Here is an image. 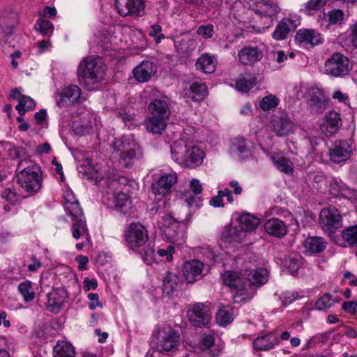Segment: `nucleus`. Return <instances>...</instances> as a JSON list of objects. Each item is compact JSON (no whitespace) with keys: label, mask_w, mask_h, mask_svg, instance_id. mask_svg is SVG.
I'll return each mask as SVG.
<instances>
[{"label":"nucleus","mask_w":357,"mask_h":357,"mask_svg":"<svg viewBox=\"0 0 357 357\" xmlns=\"http://www.w3.org/2000/svg\"><path fill=\"white\" fill-rule=\"evenodd\" d=\"M113 157L115 168L121 170L131 167L136 160H140L143 151L132 135H123L113 142Z\"/></svg>","instance_id":"1"},{"label":"nucleus","mask_w":357,"mask_h":357,"mask_svg":"<svg viewBox=\"0 0 357 357\" xmlns=\"http://www.w3.org/2000/svg\"><path fill=\"white\" fill-rule=\"evenodd\" d=\"M79 84L87 91L100 87L105 77V67L100 58H87L83 60L78 68Z\"/></svg>","instance_id":"2"},{"label":"nucleus","mask_w":357,"mask_h":357,"mask_svg":"<svg viewBox=\"0 0 357 357\" xmlns=\"http://www.w3.org/2000/svg\"><path fill=\"white\" fill-rule=\"evenodd\" d=\"M26 160L20 161L17 169H21L17 176V183L28 192H37L41 188L40 169L35 165H27Z\"/></svg>","instance_id":"3"},{"label":"nucleus","mask_w":357,"mask_h":357,"mask_svg":"<svg viewBox=\"0 0 357 357\" xmlns=\"http://www.w3.org/2000/svg\"><path fill=\"white\" fill-rule=\"evenodd\" d=\"M325 74L333 77H342L350 73L352 65L349 58L340 52H335L324 63Z\"/></svg>","instance_id":"4"},{"label":"nucleus","mask_w":357,"mask_h":357,"mask_svg":"<svg viewBox=\"0 0 357 357\" xmlns=\"http://www.w3.org/2000/svg\"><path fill=\"white\" fill-rule=\"evenodd\" d=\"M124 236L127 245L134 251H137L139 248L144 246L149 239L147 230L139 222L130 223Z\"/></svg>","instance_id":"5"},{"label":"nucleus","mask_w":357,"mask_h":357,"mask_svg":"<svg viewBox=\"0 0 357 357\" xmlns=\"http://www.w3.org/2000/svg\"><path fill=\"white\" fill-rule=\"evenodd\" d=\"M249 7L261 18L264 19L265 26H270L274 17L279 12V8L273 3H269L264 0H249Z\"/></svg>","instance_id":"6"},{"label":"nucleus","mask_w":357,"mask_h":357,"mask_svg":"<svg viewBox=\"0 0 357 357\" xmlns=\"http://www.w3.org/2000/svg\"><path fill=\"white\" fill-rule=\"evenodd\" d=\"M240 229H234L231 231V235L237 234L233 236V239L237 242L241 241L245 237V232H252L255 231L260 223L259 218L255 217L249 213H241L237 219Z\"/></svg>","instance_id":"7"},{"label":"nucleus","mask_w":357,"mask_h":357,"mask_svg":"<svg viewBox=\"0 0 357 357\" xmlns=\"http://www.w3.org/2000/svg\"><path fill=\"white\" fill-rule=\"evenodd\" d=\"M187 314L189 321L196 327L207 325L211 319L209 307L201 303L191 305Z\"/></svg>","instance_id":"8"},{"label":"nucleus","mask_w":357,"mask_h":357,"mask_svg":"<svg viewBox=\"0 0 357 357\" xmlns=\"http://www.w3.org/2000/svg\"><path fill=\"white\" fill-rule=\"evenodd\" d=\"M208 271V266L197 259L185 261L183 267V275L188 283L200 280Z\"/></svg>","instance_id":"9"},{"label":"nucleus","mask_w":357,"mask_h":357,"mask_svg":"<svg viewBox=\"0 0 357 357\" xmlns=\"http://www.w3.org/2000/svg\"><path fill=\"white\" fill-rule=\"evenodd\" d=\"M352 151V146L347 141H335L329 149L330 160L336 164L345 162L350 158Z\"/></svg>","instance_id":"10"},{"label":"nucleus","mask_w":357,"mask_h":357,"mask_svg":"<svg viewBox=\"0 0 357 357\" xmlns=\"http://www.w3.org/2000/svg\"><path fill=\"white\" fill-rule=\"evenodd\" d=\"M319 224L326 231L341 227L342 218L339 211L335 208L322 209L319 214Z\"/></svg>","instance_id":"11"},{"label":"nucleus","mask_w":357,"mask_h":357,"mask_svg":"<svg viewBox=\"0 0 357 357\" xmlns=\"http://www.w3.org/2000/svg\"><path fill=\"white\" fill-rule=\"evenodd\" d=\"M117 13L122 16H141L144 10L143 0H115Z\"/></svg>","instance_id":"12"},{"label":"nucleus","mask_w":357,"mask_h":357,"mask_svg":"<svg viewBox=\"0 0 357 357\" xmlns=\"http://www.w3.org/2000/svg\"><path fill=\"white\" fill-rule=\"evenodd\" d=\"M180 335L172 328L161 331L158 334V347L164 351H172L177 348L180 343Z\"/></svg>","instance_id":"13"},{"label":"nucleus","mask_w":357,"mask_h":357,"mask_svg":"<svg viewBox=\"0 0 357 357\" xmlns=\"http://www.w3.org/2000/svg\"><path fill=\"white\" fill-rule=\"evenodd\" d=\"M272 128L278 137H286L293 134L296 125L287 114L275 116L272 121Z\"/></svg>","instance_id":"14"},{"label":"nucleus","mask_w":357,"mask_h":357,"mask_svg":"<svg viewBox=\"0 0 357 357\" xmlns=\"http://www.w3.org/2000/svg\"><path fill=\"white\" fill-rule=\"evenodd\" d=\"M253 143L243 137H237L231 141L230 153L239 159H243L251 155Z\"/></svg>","instance_id":"15"},{"label":"nucleus","mask_w":357,"mask_h":357,"mask_svg":"<svg viewBox=\"0 0 357 357\" xmlns=\"http://www.w3.org/2000/svg\"><path fill=\"white\" fill-rule=\"evenodd\" d=\"M80 94V89L76 85L66 87L56 97L57 105L60 107L73 105L78 102Z\"/></svg>","instance_id":"16"},{"label":"nucleus","mask_w":357,"mask_h":357,"mask_svg":"<svg viewBox=\"0 0 357 357\" xmlns=\"http://www.w3.org/2000/svg\"><path fill=\"white\" fill-rule=\"evenodd\" d=\"M177 181L176 173L163 174L159 180L152 184V190L155 195L165 196Z\"/></svg>","instance_id":"17"},{"label":"nucleus","mask_w":357,"mask_h":357,"mask_svg":"<svg viewBox=\"0 0 357 357\" xmlns=\"http://www.w3.org/2000/svg\"><path fill=\"white\" fill-rule=\"evenodd\" d=\"M156 68L152 61H143L132 70L135 79L140 83L147 82L155 75Z\"/></svg>","instance_id":"18"},{"label":"nucleus","mask_w":357,"mask_h":357,"mask_svg":"<svg viewBox=\"0 0 357 357\" xmlns=\"http://www.w3.org/2000/svg\"><path fill=\"white\" fill-rule=\"evenodd\" d=\"M280 342L278 335L273 332L261 334L252 342L255 349L259 351H268L273 349Z\"/></svg>","instance_id":"19"},{"label":"nucleus","mask_w":357,"mask_h":357,"mask_svg":"<svg viewBox=\"0 0 357 357\" xmlns=\"http://www.w3.org/2000/svg\"><path fill=\"white\" fill-rule=\"evenodd\" d=\"M64 208L67 213L71 217L72 221L79 219H85L82 209L77 200L75 199L70 191L66 192L64 195Z\"/></svg>","instance_id":"20"},{"label":"nucleus","mask_w":357,"mask_h":357,"mask_svg":"<svg viewBox=\"0 0 357 357\" xmlns=\"http://www.w3.org/2000/svg\"><path fill=\"white\" fill-rule=\"evenodd\" d=\"M239 61L243 65H253L263 57L262 52L256 46H246L238 51Z\"/></svg>","instance_id":"21"},{"label":"nucleus","mask_w":357,"mask_h":357,"mask_svg":"<svg viewBox=\"0 0 357 357\" xmlns=\"http://www.w3.org/2000/svg\"><path fill=\"white\" fill-rule=\"evenodd\" d=\"M222 279L227 286L238 292H242L246 289V279L238 272L226 271L222 275Z\"/></svg>","instance_id":"22"},{"label":"nucleus","mask_w":357,"mask_h":357,"mask_svg":"<svg viewBox=\"0 0 357 357\" xmlns=\"http://www.w3.org/2000/svg\"><path fill=\"white\" fill-rule=\"evenodd\" d=\"M204 152L196 146L188 147L185 151L183 166L194 168L199 166L204 158Z\"/></svg>","instance_id":"23"},{"label":"nucleus","mask_w":357,"mask_h":357,"mask_svg":"<svg viewBox=\"0 0 357 357\" xmlns=\"http://www.w3.org/2000/svg\"><path fill=\"white\" fill-rule=\"evenodd\" d=\"M342 126L340 115L335 111H330L325 116V121L321 125V129L326 131L329 135L337 132Z\"/></svg>","instance_id":"24"},{"label":"nucleus","mask_w":357,"mask_h":357,"mask_svg":"<svg viewBox=\"0 0 357 357\" xmlns=\"http://www.w3.org/2000/svg\"><path fill=\"white\" fill-rule=\"evenodd\" d=\"M10 98L17 99L18 105L15 107V109L21 116H23L26 112L35 109L36 103L34 100L29 96L21 94L17 89L13 91Z\"/></svg>","instance_id":"25"},{"label":"nucleus","mask_w":357,"mask_h":357,"mask_svg":"<svg viewBox=\"0 0 357 357\" xmlns=\"http://www.w3.org/2000/svg\"><path fill=\"white\" fill-rule=\"evenodd\" d=\"M295 38L298 43L312 46L322 43L321 34L314 29H300L296 33Z\"/></svg>","instance_id":"26"},{"label":"nucleus","mask_w":357,"mask_h":357,"mask_svg":"<svg viewBox=\"0 0 357 357\" xmlns=\"http://www.w3.org/2000/svg\"><path fill=\"white\" fill-rule=\"evenodd\" d=\"M264 229L270 236L276 238H282L287 233L286 225L278 218L268 220L264 225Z\"/></svg>","instance_id":"27"},{"label":"nucleus","mask_w":357,"mask_h":357,"mask_svg":"<svg viewBox=\"0 0 357 357\" xmlns=\"http://www.w3.org/2000/svg\"><path fill=\"white\" fill-rule=\"evenodd\" d=\"M181 280L179 277L173 273H167L162 280V294L167 296L173 295L179 287Z\"/></svg>","instance_id":"28"},{"label":"nucleus","mask_w":357,"mask_h":357,"mask_svg":"<svg viewBox=\"0 0 357 357\" xmlns=\"http://www.w3.org/2000/svg\"><path fill=\"white\" fill-rule=\"evenodd\" d=\"M246 275L247 284L259 287L264 284L268 281L269 273L266 268H258L250 271Z\"/></svg>","instance_id":"29"},{"label":"nucleus","mask_w":357,"mask_h":357,"mask_svg":"<svg viewBox=\"0 0 357 357\" xmlns=\"http://www.w3.org/2000/svg\"><path fill=\"white\" fill-rule=\"evenodd\" d=\"M296 27V24L294 20L289 18H284L276 26L275 31L273 33V37L278 40H283Z\"/></svg>","instance_id":"30"},{"label":"nucleus","mask_w":357,"mask_h":357,"mask_svg":"<svg viewBox=\"0 0 357 357\" xmlns=\"http://www.w3.org/2000/svg\"><path fill=\"white\" fill-rule=\"evenodd\" d=\"M326 241L319 236L307 237L303 243V246L307 252L310 254H318L324 250Z\"/></svg>","instance_id":"31"},{"label":"nucleus","mask_w":357,"mask_h":357,"mask_svg":"<svg viewBox=\"0 0 357 357\" xmlns=\"http://www.w3.org/2000/svg\"><path fill=\"white\" fill-rule=\"evenodd\" d=\"M216 63V59L213 55L205 53L197 59L196 67L204 73H211L215 71Z\"/></svg>","instance_id":"32"},{"label":"nucleus","mask_w":357,"mask_h":357,"mask_svg":"<svg viewBox=\"0 0 357 357\" xmlns=\"http://www.w3.org/2000/svg\"><path fill=\"white\" fill-rule=\"evenodd\" d=\"M149 110L152 116L169 118L170 109L167 102L163 100L155 99L149 105Z\"/></svg>","instance_id":"33"},{"label":"nucleus","mask_w":357,"mask_h":357,"mask_svg":"<svg viewBox=\"0 0 357 357\" xmlns=\"http://www.w3.org/2000/svg\"><path fill=\"white\" fill-rule=\"evenodd\" d=\"M175 46L183 53H189L197 46L195 38L190 33L183 34L180 38L175 40Z\"/></svg>","instance_id":"34"},{"label":"nucleus","mask_w":357,"mask_h":357,"mask_svg":"<svg viewBox=\"0 0 357 357\" xmlns=\"http://www.w3.org/2000/svg\"><path fill=\"white\" fill-rule=\"evenodd\" d=\"M167 239L174 243H181L183 241V232L181 229L179 222L176 220L172 227H166L162 230Z\"/></svg>","instance_id":"35"},{"label":"nucleus","mask_w":357,"mask_h":357,"mask_svg":"<svg viewBox=\"0 0 357 357\" xmlns=\"http://www.w3.org/2000/svg\"><path fill=\"white\" fill-rule=\"evenodd\" d=\"M305 182L311 187L321 190L326 185V176L321 172H310L305 177Z\"/></svg>","instance_id":"36"},{"label":"nucleus","mask_w":357,"mask_h":357,"mask_svg":"<svg viewBox=\"0 0 357 357\" xmlns=\"http://www.w3.org/2000/svg\"><path fill=\"white\" fill-rule=\"evenodd\" d=\"M183 1L194 8L210 10L220 6L223 0H183Z\"/></svg>","instance_id":"37"},{"label":"nucleus","mask_w":357,"mask_h":357,"mask_svg":"<svg viewBox=\"0 0 357 357\" xmlns=\"http://www.w3.org/2000/svg\"><path fill=\"white\" fill-rule=\"evenodd\" d=\"M188 94L195 101L202 100L207 96V86L202 82L195 81L190 85Z\"/></svg>","instance_id":"38"},{"label":"nucleus","mask_w":357,"mask_h":357,"mask_svg":"<svg viewBox=\"0 0 357 357\" xmlns=\"http://www.w3.org/2000/svg\"><path fill=\"white\" fill-rule=\"evenodd\" d=\"M271 160L279 171L287 174L293 173L294 164L289 158L280 154H274L271 156Z\"/></svg>","instance_id":"39"},{"label":"nucleus","mask_w":357,"mask_h":357,"mask_svg":"<svg viewBox=\"0 0 357 357\" xmlns=\"http://www.w3.org/2000/svg\"><path fill=\"white\" fill-rule=\"evenodd\" d=\"M188 148V147L185 144V142L182 140L174 142L171 145L172 158L180 165L183 166V164L185 162L184 157Z\"/></svg>","instance_id":"40"},{"label":"nucleus","mask_w":357,"mask_h":357,"mask_svg":"<svg viewBox=\"0 0 357 357\" xmlns=\"http://www.w3.org/2000/svg\"><path fill=\"white\" fill-rule=\"evenodd\" d=\"M168 118L152 116L146 123V129L153 134H162L167 126Z\"/></svg>","instance_id":"41"},{"label":"nucleus","mask_w":357,"mask_h":357,"mask_svg":"<svg viewBox=\"0 0 357 357\" xmlns=\"http://www.w3.org/2000/svg\"><path fill=\"white\" fill-rule=\"evenodd\" d=\"M309 105L311 107L319 109L325 103V97L321 89L318 88H310L309 89Z\"/></svg>","instance_id":"42"},{"label":"nucleus","mask_w":357,"mask_h":357,"mask_svg":"<svg viewBox=\"0 0 357 357\" xmlns=\"http://www.w3.org/2000/svg\"><path fill=\"white\" fill-rule=\"evenodd\" d=\"M114 202L115 210L122 214L128 213L132 208L131 201L126 193H118L115 197Z\"/></svg>","instance_id":"43"},{"label":"nucleus","mask_w":357,"mask_h":357,"mask_svg":"<svg viewBox=\"0 0 357 357\" xmlns=\"http://www.w3.org/2000/svg\"><path fill=\"white\" fill-rule=\"evenodd\" d=\"M54 357H75L74 347L68 342L59 341L54 348Z\"/></svg>","instance_id":"44"},{"label":"nucleus","mask_w":357,"mask_h":357,"mask_svg":"<svg viewBox=\"0 0 357 357\" xmlns=\"http://www.w3.org/2000/svg\"><path fill=\"white\" fill-rule=\"evenodd\" d=\"M234 308L229 305L220 307L216 314V320L220 326H226L234 319Z\"/></svg>","instance_id":"45"},{"label":"nucleus","mask_w":357,"mask_h":357,"mask_svg":"<svg viewBox=\"0 0 357 357\" xmlns=\"http://www.w3.org/2000/svg\"><path fill=\"white\" fill-rule=\"evenodd\" d=\"M349 188L338 178H333L330 182V192L335 195L347 197L349 192Z\"/></svg>","instance_id":"46"},{"label":"nucleus","mask_w":357,"mask_h":357,"mask_svg":"<svg viewBox=\"0 0 357 357\" xmlns=\"http://www.w3.org/2000/svg\"><path fill=\"white\" fill-rule=\"evenodd\" d=\"M338 301L337 297H332L331 294L326 293L316 301L314 309L320 311L326 310L332 307Z\"/></svg>","instance_id":"47"},{"label":"nucleus","mask_w":357,"mask_h":357,"mask_svg":"<svg viewBox=\"0 0 357 357\" xmlns=\"http://www.w3.org/2000/svg\"><path fill=\"white\" fill-rule=\"evenodd\" d=\"M303 263V259L299 255H289L286 257L283 261L284 266L287 269L290 274L297 273Z\"/></svg>","instance_id":"48"},{"label":"nucleus","mask_w":357,"mask_h":357,"mask_svg":"<svg viewBox=\"0 0 357 357\" xmlns=\"http://www.w3.org/2000/svg\"><path fill=\"white\" fill-rule=\"evenodd\" d=\"M72 225V235L74 238L78 240L81 236L86 235V238H89V230L86 227L85 219H79L73 221Z\"/></svg>","instance_id":"49"},{"label":"nucleus","mask_w":357,"mask_h":357,"mask_svg":"<svg viewBox=\"0 0 357 357\" xmlns=\"http://www.w3.org/2000/svg\"><path fill=\"white\" fill-rule=\"evenodd\" d=\"M342 237L349 246L357 248V225L344 229Z\"/></svg>","instance_id":"50"},{"label":"nucleus","mask_w":357,"mask_h":357,"mask_svg":"<svg viewBox=\"0 0 357 357\" xmlns=\"http://www.w3.org/2000/svg\"><path fill=\"white\" fill-rule=\"evenodd\" d=\"M18 24V20L16 15H12L8 17L3 18L0 22V28L6 35L13 33L14 29Z\"/></svg>","instance_id":"51"},{"label":"nucleus","mask_w":357,"mask_h":357,"mask_svg":"<svg viewBox=\"0 0 357 357\" xmlns=\"http://www.w3.org/2000/svg\"><path fill=\"white\" fill-rule=\"evenodd\" d=\"M18 290L26 302H30L34 299L35 292L30 281L21 282L18 285Z\"/></svg>","instance_id":"52"},{"label":"nucleus","mask_w":357,"mask_h":357,"mask_svg":"<svg viewBox=\"0 0 357 357\" xmlns=\"http://www.w3.org/2000/svg\"><path fill=\"white\" fill-rule=\"evenodd\" d=\"M35 29L43 36H49L53 32V24L47 20L39 19L34 26Z\"/></svg>","instance_id":"53"},{"label":"nucleus","mask_w":357,"mask_h":357,"mask_svg":"<svg viewBox=\"0 0 357 357\" xmlns=\"http://www.w3.org/2000/svg\"><path fill=\"white\" fill-rule=\"evenodd\" d=\"M47 305L52 308L51 310H59L63 303L64 299L58 296V291H53L47 294Z\"/></svg>","instance_id":"54"},{"label":"nucleus","mask_w":357,"mask_h":357,"mask_svg":"<svg viewBox=\"0 0 357 357\" xmlns=\"http://www.w3.org/2000/svg\"><path fill=\"white\" fill-rule=\"evenodd\" d=\"M278 103L279 99L275 96L270 95L261 99L259 106L264 111H268L275 107Z\"/></svg>","instance_id":"55"},{"label":"nucleus","mask_w":357,"mask_h":357,"mask_svg":"<svg viewBox=\"0 0 357 357\" xmlns=\"http://www.w3.org/2000/svg\"><path fill=\"white\" fill-rule=\"evenodd\" d=\"M74 131L76 135L82 136L89 134L93 130L92 122L89 120L83 121L73 126Z\"/></svg>","instance_id":"56"},{"label":"nucleus","mask_w":357,"mask_h":357,"mask_svg":"<svg viewBox=\"0 0 357 357\" xmlns=\"http://www.w3.org/2000/svg\"><path fill=\"white\" fill-rule=\"evenodd\" d=\"M256 84V79H240L236 82V88L241 92H247Z\"/></svg>","instance_id":"57"},{"label":"nucleus","mask_w":357,"mask_h":357,"mask_svg":"<svg viewBox=\"0 0 357 357\" xmlns=\"http://www.w3.org/2000/svg\"><path fill=\"white\" fill-rule=\"evenodd\" d=\"M325 2V0H309L305 4V11L310 15L313 12L320 10L324 6Z\"/></svg>","instance_id":"58"},{"label":"nucleus","mask_w":357,"mask_h":357,"mask_svg":"<svg viewBox=\"0 0 357 357\" xmlns=\"http://www.w3.org/2000/svg\"><path fill=\"white\" fill-rule=\"evenodd\" d=\"M327 16L328 17V22L330 24H336L343 20L344 13L342 10L334 9L330 10L328 13Z\"/></svg>","instance_id":"59"},{"label":"nucleus","mask_w":357,"mask_h":357,"mask_svg":"<svg viewBox=\"0 0 357 357\" xmlns=\"http://www.w3.org/2000/svg\"><path fill=\"white\" fill-rule=\"evenodd\" d=\"M149 36L154 38L156 43H160L165 36L162 33V26L158 24H154L151 26V30L149 32Z\"/></svg>","instance_id":"60"},{"label":"nucleus","mask_w":357,"mask_h":357,"mask_svg":"<svg viewBox=\"0 0 357 357\" xmlns=\"http://www.w3.org/2000/svg\"><path fill=\"white\" fill-rule=\"evenodd\" d=\"M197 33L202 36L204 39H209L214 33V26L211 24L199 26L197 29Z\"/></svg>","instance_id":"61"},{"label":"nucleus","mask_w":357,"mask_h":357,"mask_svg":"<svg viewBox=\"0 0 357 357\" xmlns=\"http://www.w3.org/2000/svg\"><path fill=\"white\" fill-rule=\"evenodd\" d=\"M143 261L148 265H151L154 261V250L148 245L144 247L140 252Z\"/></svg>","instance_id":"62"},{"label":"nucleus","mask_w":357,"mask_h":357,"mask_svg":"<svg viewBox=\"0 0 357 357\" xmlns=\"http://www.w3.org/2000/svg\"><path fill=\"white\" fill-rule=\"evenodd\" d=\"M1 197L11 205H15L17 202L19 197L16 192L10 188L3 190L1 192Z\"/></svg>","instance_id":"63"},{"label":"nucleus","mask_w":357,"mask_h":357,"mask_svg":"<svg viewBox=\"0 0 357 357\" xmlns=\"http://www.w3.org/2000/svg\"><path fill=\"white\" fill-rule=\"evenodd\" d=\"M215 342L214 336L208 334L204 335L199 341V347L202 351L210 349L213 346Z\"/></svg>","instance_id":"64"}]
</instances>
